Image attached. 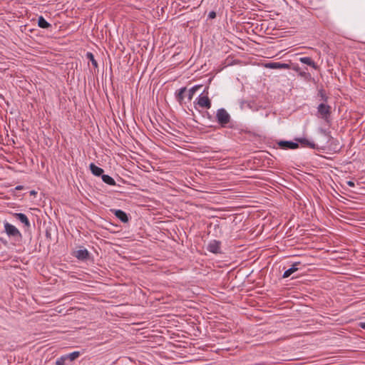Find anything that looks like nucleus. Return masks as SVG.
<instances>
[{"mask_svg": "<svg viewBox=\"0 0 365 365\" xmlns=\"http://www.w3.org/2000/svg\"><path fill=\"white\" fill-rule=\"evenodd\" d=\"M200 85H196L191 88H190L187 91V97L188 101H191L195 95V92L201 87Z\"/></svg>", "mask_w": 365, "mask_h": 365, "instance_id": "17", "label": "nucleus"}, {"mask_svg": "<svg viewBox=\"0 0 365 365\" xmlns=\"http://www.w3.org/2000/svg\"><path fill=\"white\" fill-rule=\"evenodd\" d=\"M301 63L312 66L314 69H317L318 66L311 57H302L299 58Z\"/></svg>", "mask_w": 365, "mask_h": 365, "instance_id": "15", "label": "nucleus"}, {"mask_svg": "<svg viewBox=\"0 0 365 365\" xmlns=\"http://www.w3.org/2000/svg\"><path fill=\"white\" fill-rule=\"evenodd\" d=\"M74 256L79 260H87L89 259L90 253L86 249L78 250L75 252Z\"/></svg>", "mask_w": 365, "mask_h": 365, "instance_id": "11", "label": "nucleus"}, {"mask_svg": "<svg viewBox=\"0 0 365 365\" xmlns=\"http://www.w3.org/2000/svg\"><path fill=\"white\" fill-rule=\"evenodd\" d=\"M45 236L48 241H51L52 239L51 237V227H47L45 232Z\"/></svg>", "mask_w": 365, "mask_h": 365, "instance_id": "23", "label": "nucleus"}, {"mask_svg": "<svg viewBox=\"0 0 365 365\" xmlns=\"http://www.w3.org/2000/svg\"><path fill=\"white\" fill-rule=\"evenodd\" d=\"M264 66L271 69H289L290 65L281 62H269L267 63Z\"/></svg>", "mask_w": 365, "mask_h": 365, "instance_id": "5", "label": "nucleus"}, {"mask_svg": "<svg viewBox=\"0 0 365 365\" xmlns=\"http://www.w3.org/2000/svg\"><path fill=\"white\" fill-rule=\"evenodd\" d=\"M347 185H348L349 187H354V186H355V183H354L353 181H351V180H349V181H348V182H347Z\"/></svg>", "mask_w": 365, "mask_h": 365, "instance_id": "26", "label": "nucleus"}, {"mask_svg": "<svg viewBox=\"0 0 365 365\" xmlns=\"http://www.w3.org/2000/svg\"><path fill=\"white\" fill-rule=\"evenodd\" d=\"M295 141H297V143H300L304 147H308L312 149H318L317 145L314 142H311L307 138H295Z\"/></svg>", "mask_w": 365, "mask_h": 365, "instance_id": "8", "label": "nucleus"}, {"mask_svg": "<svg viewBox=\"0 0 365 365\" xmlns=\"http://www.w3.org/2000/svg\"><path fill=\"white\" fill-rule=\"evenodd\" d=\"M278 146L283 150H294L299 148L297 142L279 140L277 142Z\"/></svg>", "mask_w": 365, "mask_h": 365, "instance_id": "4", "label": "nucleus"}, {"mask_svg": "<svg viewBox=\"0 0 365 365\" xmlns=\"http://www.w3.org/2000/svg\"><path fill=\"white\" fill-rule=\"evenodd\" d=\"M300 76H302V77H304L305 78H307L308 77H310V74L309 73H307V72H300Z\"/></svg>", "mask_w": 365, "mask_h": 365, "instance_id": "25", "label": "nucleus"}, {"mask_svg": "<svg viewBox=\"0 0 365 365\" xmlns=\"http://www.w3.org/2000/svg\"><path fill=\"white\" fill-rule=\"evenodd\" d=\"M80 355L78 351H73L68 355H65L67 359H70V361H74L77 359Z\"/></svg>", "mask_w": 365, "mask_h": 365, "instance_id": "20", "label": "nucleus"}, {"mask_svg": "<svg viewBox=\"0 0 365 365\" xmlns=\"http://www.w3.org/2000/svg\"><path fill=\"white\" fill-rule=\"evenodd\" d=\"M221 242L218 240H212L207 245V250L214 254L221 253Z\"/></svg>", "mask_w": 365, "mask_h": 365, "instance_id": "7", "label": "nucleus"}, {"mask_svg": "<svg viewBox=\"0 0 365 365\" xmlns=\"http://www.w3.org/2000/svg\"><path fill=\"white\" fill-rule=\"evenodd\" d=\"M13 216L18 220H19L21 223L24 225V226L27 228L31 227L30 222L27 217V216L24 213H13Z\"/></svg>", "mask_w": 365, "mask_h": 365, "instance_id": "10", "label": "nucleus"}, {"mask_svg": "<svg viewBox=\"0 0 365 365\" xmlns=\"http://www.w3.org/2000/svg\"><path fill=\"white\" fill-rule=\"evenodd\" d=\"M86 56V58L91 62L92 65L95 68H98V63L94 58V55L91 52H87Z\"/></svg>", "mask_w": 365, "mask_h": 365, "instance_id": "19", "label": "nucleus"}, {"mask_svg": "<svg viewBox=\"0 0 365 365\" xmlns=\"http://www.w3.org/2000/svg\"><path fill=\"white\" fill-rule=\"evenodd\" d=\"M36 193H37V192H36L35 190H31V191L30 192V195H36Z\"/></svg>", "mask_w": 365, "mask_h": 365, "instance_id": "28", "label": "nucleus"}, {"mask_svg": "<svg viewBox=\"0 0 365 365\" xmlns=\"http://www.w3.org/2000/svg\"><path fill=\"white\" fill-rule=\"evenodd\" d=\"M23 188V186L21 185H18L16 187V190H21Z\"/></svg>", "mask_w": 365, "mask_h": 365, "instance_id": "29", "label": "nucleus"}, {"mask_svg": "<svg viewBox=\"0 0 365 365\" xmlns=\"http://www.w3.org/2000/svg\"><path fill=\"white\" fill-rule=\"evenodd\" d=\"M216 120L222 128H232L231 116L225 108H219L216 113Z\"/></svg>", "mask_w": 365, "mask_h": 365, "instance_id": "1", "label": "nucleus"}, {"mask_svg": "<svg viewBox=\"0 0 365 365\" xmlns=\"http://www.w3.org/2000/svg\"><path fill=\"white\" fill-rule=\"evenodd\" d=\"M216 17V13L213 11H210L208 14V18L209 19H215Z\"/></svg>", "mask_w": 365, "mask_h": 365, "instance_id": "24", "label": "nucleus"}, {"mask_svg": "<svg viewBox=\"0 0 365 365\" xmlns=\"http://www.w3.org/2000/svg\"><path fill=\"white\" fill-rule=\"evenodd\" d=\"M301 264V262H294L292 265V267H290L289 269H287L283 275H282V277L283 278H287L289 277V276H291L294 272H295L296 271H297L299 269L298 268V266Z\"/></svg>", "mask_w": 365, "mask_h": 365, "instance_id": "12", "label": "nucleus"}, {"mask_svg": "<svg viewBox=\"0 0 365 365\" xmlns=\"http://www.w3.org/2000/svg\"><path fill=\"white\" fill-rule=\"evenodd\" d=\"M197 104L203 108L209 109L211 108V101L207 96L200 95L197 98Z\"/></svg>", "mask_w": 365, "mask_h": 365, "instance_id": "6", "label": "nucleus"}, {"mask_svg": "<svg viewBox=\"0 0 365 365\" xmlns=\"http://www.w3.org/2000/svg\"><path fill=\"white\" fill-rule=\"evenodd\" d=\"M66 356H62L58 358L56 361V365H65V361L66 360Z\"/></svg>", "mask_w": 365, "mask_h": 365, "instance_id": "21", "label": "nucleus"}, {"mask_svg": "<svg viewBox=\"0 0 365 365\" xmlns=\"http://www.w3.org/2000/svg\"><path fill=\"white\" fill-rule=\"evenodd\" d=\"M359 326H360L361 328L365 329V322H361L359 324Z\"/></svg>", "mask_w": 365, "mask_h": 365, "instance_id": "27", "label": "nucleus"}, {"mask_svg": "<svg viewBox=\"0 0 365 365\" xmlns=\"http://www.w3.org/2000/svg\"><path fill=\"white\" fill-rule=\"evenodd\" d=\"M111 212L122 222L126 223L129 221L128 216L124 211H123L121 210H111Z\"/></svg>", "mask_w": 365, "mask_h": 365, "instance_id": "9", "label": "nucleus"}, {"mask_svg": "<svg viewBox=\"0 0 365 365\" xmlns=\"http://www.w3.org/2000/svg\"><path fill=\"white\" fill-rule=\"evenodd\" d=\"M89 168L93 175L96 176H102L103 175V169H102L100 167H98L94 163H91Z\"/></svg>", "mask_w": 365, "mask_h": 365, "instance_id": "14", "label": "nucleus"}, {"mask_svg": "<svg viewBox=\"0 0 365 365\" xmlns=\"http://www.w3.org/2000/svg\"><path fill=\"white\" fill-rule=\"evenodd\" d=\"M38 26L42 29H49L52 26L42 16L38 18Z\"/></svg>", "mask_w": 365, "mask_h": 365, "instance_id": "16", "label": "nucleus"}, {"mask_svg": "<svg viewBox=\"0 0 365 365\" xmlns=\"http://www.w3.org/2000/svg\"><path fill=\"white\" fill-rule=\"evenodd\" d=\"M318 95L321 97L322 100L327 102L328 97L327 96L325 91L323 89L319 91Z\"/></svg>", "mask_w": 365, "mask_h": 365, "instance_id": "22", "label": "nucleus"}, {"mask_svg": "<svg viewBox=\"0 0 365 365\" xmlns=\"http://www.w3.org/2000/svg\"><path fill=\"white\" fill-rule=\"evenodd\" d=\"M331 106L327 105L325 103H320L317 107V111L321 115V117L326 121H328V119L331 115Z\"/></svg>", "mask_w": 365, "mask_h": 365, "instance_id": "3", "label": "nucleus"}, {"mask_svg": "<svg viewBox=\"0 0 365 365\" xmlns=\"http://www.w3.org/2000/svg\"><path fill=\"white\" fill-rule=\"evenodd\" d=\"M187 91L186 87H182L180 88L179 90L176 91L175 92V98L177 101L180 104L182 105L183 101H184V93Z\"/></svg>", "mask_w": 365, "mask_h": 365, "instance_id": "13", "label": "nucleus"}, {"mask_svg": "<svg viewBox=\"0 0 365 365\" xmlns=\"http://www.w3.org/2000/svg\"><path fill=\"white\" fill-rule=\"evenodd\" d=\"M4 231L9 238L13 239L18 243L21 242L23 237L22 234L14 225L8 222H5Z\"/></svg>", "mask_w": 365, "mask_h": 365, "instance_id": "2", "label": "nucleus"}, {"mask_svg": "<svg viewBox=\"0 0 365 365\" xmlns=\"http://www.w3.org/2000/svg\"><path fill=\"white\" fill-rule=\"evenodd\" d=\"M103 181L109 185H115V180L108 175H103L101 176Z\"/></svg>", "mask_w": 365, "mask_h": 365, "instance_id": "18", "label": "nucleus"}]
</instances>
